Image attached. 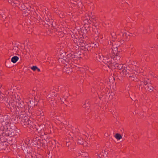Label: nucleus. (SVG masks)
<instances>
[{
    "instance_id": "obj_1",
    "label": "nucleus",
    "mask_w": 158,
    "mask_h": 158,
    "mask_svg": "<svg viewBox=\"0 0 158 158\" xmlns=\"http://www.w3.org/2000/svg\"><path fill=\"white\" fill-rule=\"evenodd\" d=\"M6 130L5 133L3 132L2 135H0V139H2V138L4 136L16 138L19 136L21 132L14 125L8 123L7 124H6Z\"/></svg>"
},
{
    "instance_id": "obj_2",
    "label": "nucleus",
    "mask_w": 158,
    "mask_h": 158,
    "mask_svg": "<svg viewBox=\"0 0 158 158\" xmlns=\"http://www.w3.org/2000/svg\"><path fill=\"white\" fill-rule=\"evenodd\" d=\"M25 111H24L21 112V115L20 117V123L24 128H26L27 127V124H31V121H33L34 119L33 118L27 116Z\"/></svg>"
},
{
    "instance_id": "obj_3",
    "label": "nucleus",
    "mask_w": 158,
    "mask_h": 158,
    "mask_svg": "<svg viewBox=\"0 0 158 158\" xmlns=\"http://www.w3.org/2000/svg\"><path fill=\"white\" fill-rule=\"evenodd\" d=\"M16 111H13L11 113V117L10 116V118L8 119V120H11L12 123L16 124L18 123H20V115H21V112H20L19 113V111L17 110Z\"/></svg>"
},
{
    "instance_id": "obj_4",
    "label": "nucleus",
    "mask_w": 158,
    "mask_h": 158,
    "mask_svg": "<svg viewBox=\"0 0 158 158\" xmlns=\"http://www.w3.org/2000/svg\"><path fill=\"white\" fill-rule=\"evenodd\" d=\"M81 19L84 21L85 20L86 21L87 23L89 24H90L91 23H93V25L96 24L97 21L95 16L92 15L91 16L90 15L86 14L85 16H82Z\"/></svg>"
},
{
    "instance_id": "obj_5",
    "label": "nucleus",
    "mask_w": 158,
    "mask_h": 158,
    "mask_svg": "<svg viewBox=\"0 0 158 158\" xmlns=\"http://www.w3.org/2000/svg\"><path fill=\"white\" fill-rule=\"evenodd\" d=\"M114 56L113 58V56H111L110 54L106 55L103 56L102 61L105 64H107L108 68L111 67V65L112 64V59L114 58Z\"/></svg>"
},
{
    "instance_id": "obj_6",
    "label": "nucleus",
    "mask_w": 158,
    "mask_h": 158,
    "mask_svg": "<svg viewBox=\"0 0 158 158\" xmlns=\"http://www.w3.org/2000/svg\"><path fill=\"white\" fill-rule=\"evenodd\" d=\"M39 139L38 137L35 136L30 137L28 139V143L31 146L36 147L39 144Z\"/></svg>"
},
{
    "instance_id": "obj_7",
    "label": "nucleus",
    "mask_w": 158,
    "mask_h": 158,
    "mask_svg": "<svg viewBox=\"0 0 158 158\" xmlns=\"http://www.w3.org/2000/svg\"><path fill=\"white\" fill-rule=\"evenodd\" d=\"M74 54V52L73 51L70 52H67L66 53V60L65 61L68 62V64L70 65L73 64V62L74 63V59H73V55Z\"/></svg>"
},
{
    "instance_id": "obj_8",
    "label": "nucleus",
    "mask_w": 158,
    "mask_h": 158,
    "mask_svg": "<svg viewBox=\"0 0 158 158\" xmlns=\"http://www.w3.org/2000/svg\"><path fill=\"white\" fill-rule=\"evenodd\" d=\"M97 24L93 25V27H92L91 32L92 36L96 37H98L100 33V29L98 28Z\"/></svg>"
},
{
    "instance_id": "obj_9",
    "label": "nucleus",
    "mask_w": 158,
    "mask_h": 158,
    "mask_svg": "<svg viewBox=\"0 0 158 158\" xmlns=\"http://www.w3.org/2000/svg\"><path fill=\"white\" fill-rule=\"evenodd\" d=\"M5 104L7 108H10V111L12 112L13 111H16V109L17 110L19 111V108H17V105L15 104L14 101L10 102L9 101V102H6L5 103Z\"/></svg>"
},
{
    "instance_id": "obj_10",
    "label": "nucleus",
    "mask_w": 158,
    "mask_h": 158,
    "mask_svg": "<svg viewBox=\"0 0 158 158\" xmlns=\"http://www.w3.org/2000/svg\"><path fill=\"white\" fill-rule=\"evenodd\" d=\"M44 125L41 124L40 126H38L35 127L36 131L35 132L38 133V136H43V134H44Z\"/></svg>"
},
{
    "instance_id": "obj_11",
    "label": "nucleus",
    "mask_w": 158,
    "mask_h": 158,
    "mask_svg": "<svg viewBox=\"0 0 158 158\" xmlns=\"http://www.w3.org/2000/svg\"><path fill=\"white\" fill-rule=\"evenodd\" d=\"M21 148L24 153H32L33 151L32 147L26 143L25 144H23V145H22Z\"/></svg>"
},
{
    "instance_id": "obj_12",
    "label": "nucleus",
    "mask_w": 158,
    "mask_h": 158,
    "mask_svg": "<svg viewBox=\"0 0 158 158\" xmlns=\"http://www.w3.org/2000/svg\"><path fill=\"white\" fill-rule=\"evenodd\" d=\"M42 139H39V144L38 147V148L40 149V148L42 147L43 148H44L46 145L47 143V140L45 139V138L44 137H41Z\"/></svg>"
},
{
    "instance_id": "obj_13",
    "label": "nucleus",
    "mask_w": 158,
    "mask_h": 158,
    "mask_svg": "<svg viewBox=\"0 0 158 158\" xmlns=\"http://www.w3.org/2000/svg\"><path fill=\"white\" fill-rule=\"evenodd\" d=\"M110 69H117V70H121V69H123V65L122 64H118L116 63L112 64L111 65V67H109Z\"/></svg>"
},
{
    "instance_id": "obj_14",
    "label": "nucleus",
    "mask_w": 158,
    "mask_h": 158,
    "mask_svg": "<svg viewBox=\"0 0 158 158\" xmlns=\"http://www.w3.org/2000/svg\"><path fill=\"white\" fill-rule=\"evenodd\" d=\"M120 46H118V47H116V48H114L115 49H116H116L117 50V52H116V51H115V52H114L113 50L112 49L113 53L114 54V56H116V58L119 59H120V58H121L122 56L121 54L120 53V52H122V50H120Z\"/></svg>"
},
{
    "instance_id": "obj_15",
    "label": "nucleus",
    "mask_w": 158,
    "mask_h": 158,
    "mask_svg": "<svg viewBox=\"0 0 158 158\" xmlns=\"http://www.w3.org/2000/svg\"><path fill=\"white\" fill-rule=\"evenodd\" d=\"M94 44V43L93 44H89L86 43L85 45L84 48H85V49H87V50H88V51H90L91 52H93L94 50V47H93Z\"/></svg>"
},
{
    "instance_id": "obj_16",
    "label": "nucleus",
    "mask_w": 158,
    "mask_h": 158,
    "mask_svg": "<svg viewBox=\"0 0 158 158\" xmlns=\"http://www.w3.org/2000/svg\"><path fill=\"white\" fill-rule=\"evenodd\" d=\"M8 98L4 94L1 93L0 94V102L5 103L8 102Z\"/></svg>"
},
{
    "instance_id": "obj_17",
    "label": "nucleus",
    "mask_w": 158,
    "mask_h": 158,
    "mask_svg": "<svg viewBox=\"0 0 158 158\" xmlns=\"http://www.w3.org/2000/svg\"><path fill=\"white\" fill-rule=\"evenodd\" d=\"M19 8L21 10L23 11L28 8H29L30 7L27 5V3H24L23 2L21 3L20 4H19V6H18Z\"/></svg>"
},
{
    "instance_id": "obj_18",
    "label": "nucleus",
    "mask_w": 158,
    "mask_h": 158,
    "mask_svg": "<svg viewBox=\"0 0 158 158\" xmlns=\"http://www.w3.org/2000/svg\"><path fill=\"white\" fill-rule=\"evenodd\" d=\"M62 71L63 72L65 73H66L70 74L73 72L72 68L70 67H67L64 66L63 68Z\"/></svg>"
},
{
    "instance_id": "obj_19",
    "label": "nucleus",
    "mask_w": 158,
    "mask_h": 158,
    "mask_svg": "<svg viewBox=\"0 0 158 158\" xmlns=\"http://www.w3.org/2000/svg\"><path fill=\"white\" fill-rule=\"evenodd\" d=\"M125 75L126 77H129V78L131 77L132 75H134V74L133 73V69H128L127 67L125 68Z\"/></svg>"
},
{
    "instance_id": "obj_20",
    "label": "nucleus",
    "mask_w": 158,
    "mask_h": 158,
    "mask_svg": "<svg viewBox=\"0 0 158 158\" xmlns=\"http://www.w3.org/2000/svg\"><path fill=\"white\" fill-rule=\"evenodd\" d=\"M46 22L44 20L41 19L40 20H37L36 23L35 24L39 27H45Z\"/></svg>"
},
{
    "instance_id": "obj_21",
    "label": "nucleus",
    "mask_w": 158,
    "mask_h": 158,
    "mask_svg": "<svg viewBox=\"0 0 158 158\" xmlns=\"http://www.w3.org/2000/svg\"><path fill=\"white\" fill-rule=\"evenodd\" d=\"M35 98L34 97V98H29L28 99V103L29 104L30 107L33 108L34 107L35 104Z\"/></svg>"
},
{
    "instance_id": "obj_22",
    "label": "nucleus",
    "mask_w": 158,
    "mask_h": 158,
    "mask_svg": "<svg viewBox=\"0 0 158 158\" xmlns=\"http://www.w3.org/2000/svg\"><path fill=\"white\" fill-rule=\"evenodd\" d=\"M82 107L87 108L88 110H89L90 107V103L89 100H86L82 105Z\"/></svg>"
},
{
    "instance_id": "obj_23",
    "label": "nucleus",
    "mask_w": 158,
    "mask_h": 158,
    "mask_svg": "<svg viewBox=\"0 0 158 158\" xmlns=\"http://www.w3.org/2000/svg\"><path fill=\"white\" fill-rule=\"evenodd\" d=\"M8 146V145L6 144L5 143L1 141L0 142V151L3 152L4 151L6 150Z\"/></svg>"
},
{
    "instance_id": "obj_24",
    "label": "nucleus",
    "mask_w": 158,
    "mask_h": 158,
    "mask_svg": "<svg viewBox=\"0 0 158 158\" xmlns=\"http://www.w3.org/2000/svg\"><path fill=\"white\" fill-rule=\"evenodd\" d=\"M144 88L146 89H147L150 92H152L153 91L154 92V90H156L153 86L152 85V84L150 83H149L147 85L144 87Z\"/></svg>"
},
{
    "instance_id": "obj_25",
    "label": "nucleus",
    "mask_w": 158,
    "mask_h": 158,
    "mask_svg": "<svg viewBox=\"0 0 158 158\" xmlns=\"http://www.w3.org/2000/svg\"><path fill=\"white\" fill-rule=\"evenodd\" d=\"M87 155L85 153L82 152V154L79 153L76 154V157L75 158H89Z\"/></svg>"
},
{
    "instance_id": "obj_26",
    "label": "nucleus",
    "mask_w": 158,
    "mask_h": 158,
    "mask_svg": "<svg viewBox=\"0 0 158 158\" xmlns=\"http://www.w3.org/2000/svg\"><path fill=\"white\" fill-rule=\"evenodd\" d=\"M89 23H85L84 24L83 27L84 28V29L87 33H88L89 32H91V30L92 27H91L89 25Z\"/></svg>"
},
{
    "instance_id": "obj_27",
    "label": "nucleus",
    "mask_w": 158,
    "mask_h": 158,
    "mask_svg": "<svg viewBox=\"0 0 158 158\" xmlns=\"http://www.w3.org/2000/svg\"><path fill=\"white\" fill-rule=\"evenodd\" d=\"M72 34H70L71 36H73L74 38H75L78 41H79L80 40V39L81 38V35L80 34L79 31H78L77 32L75 33V34H74L72 32Z\"/></svg>"
},
{
    "instance_id": "obj_28",
    "label": "nucleus",
    "mask_w": 158,
    "mask_h": 158,
    "mask_svg": "<svg viewBox=\"0 0 158 158\" xmlns=\"http://www.w3.org/2000/svg\"><path fill=\"white\" fill-rule=\"evenodd\" d=\"M152 29V27L151 26H148L144 28L143 32L144 33L149 34Z\"/></svg>"
},
{
    "instance_id": "obj_29",
    "label": "nucleus",
    "mask_w": 158,
    "mask_h": 158,
    "mask_svg": "<svg viewBox=\"0 0 158 158\" xmlns=\"http://www.w3.org/2000/svg\"><path fill=\"white\" fill-rule=\"evenodd\" d=\"M81 54L80 53L79 51H78L77 52L75 53L73 55V59H74V61L75 60H77V59H80V58H82Z\"/></svg>"
},
{
    "instance_id": "obj_30",
    "label": "nucleus",
    "mask_w": 158,
    "mask_h": 158,
    "mask_svg": "<svg viewBox=\"0 0 158 158\" xmlns=\"http://www.w3.org/2000/svg\"><path fill=\"white\" fill-rule=\"evenodd\" d=\"M48 20H46V22L45 23V27L48 29L49 31H51L50 27L52 25V23L49 19H48Z\"/></svg>"
},
{
    "instance_id": "obj_31",
    "label": "nucleus",
    "mask_w": 158,
    "mask_h": 158,
    "mask_svg": "<svg viewBox=\"0 0 158 158\" xmlns=\"http://www.w3.org/2000/svg\"><path fill=\"white\" fill-rule=\"evenodd\" d=\"M71 37L72 38V42L73 45V46L74 47H75L76 48L77 47H79V46L78 44V41L75 38H74L73 36H71Z\"/></svg>"
},
{
    "instance_id": "obj_32",
    "label": "nucleus",
    "mask_w": 158,
    "mask_h": 158,
    "mask_svg": "<svg viewBox=\"0 0 158 158\" xmlns=\"http://www.w3.org/2000/svg\"><path fill=\"white\" fill-rule=\"evenodd\" d=\"M116 38L117 39V41H119V40H120V39H125V35L123 33L121 32L119 34L116 36ZM114 39H115V37H114Z\"/></svg>"
},
{
    "instance_id": "obj_33",
    "label": "nucleus",
    "mask_w": 158,
    "mask_h": 158,
    "mask_svg": "<svg viewBox=\"0 0 158 158\" xmlns=\"http://www.w3.org/2000/svg\"><path fill=\"white\" fill-rule=\"evenodd\" d=\"M5 64L6 67L9 68L12 67L14 66L13 64H12V62L10 61L9 59L6 60L5 63Z\"/></svg>"
},
{
    "instance_id": "obj_34",
    "label": "nucleus",
    "mask_w": 158,
    "mask_h": 158,
    "mask_svg": "<svg viewBox=\"0 0 158 158\" xmlns=\"http://www.w3.org/2000/svg\"><path fill=\"white\" fill-rule=\"evenodd\" d=\"M131 77L129 78V80L131 81H133L138 82L140 81V80L139 78H137V77L136 76V75L135 74L134 75H132Z\"/></svg>"
},
{
    "instance_id": "obj_35",
    "label": "nucleus",
    "mask_w": 158,
    "mask_h": 158,
    "mask_svg": "<svg viewBox=\"0 0 158 158\" xmlns=\"http://www.w3.org/2000/svg\"><path fill=\"white\" fill-rule=\"evenodd\" d=\"M16 102L17 103H18V105H17V108H19V110H20L19 108L22 109L23 108V105L24 104V102L22 101H19V100L16 101Z\"/></svg>"
},
{
    "instance_id": "obj_36",
    "label": "nucleus",
    "mask_w": 158,
    "mask_h": 158,
    "mask_svg": "<svg viewBox=\"0 0 158 158\" xmlns=\"http://www.w3.org/2000/svg\"><path fill=\"white\" fill-rule=\"evenodd\" d=\"M31 9V7H30L29 8H27V9L25 10H23V14L25 16H27L28 15H29L30 13L31 12V10H30Z\"/></svg>"
},
{
    "instance_id": "obj_37",
    "label": "nucleus",
    "mask_w": 158,
    "mask_h": 158,
    "mask_svg": "<svg viewBox=\"0 0 158 158\" xmlns=\"http://www.w3.org/2000/svg\"><path fill=\"white\" fill-rule=\"evenodd\" d=\"M86 142L82 138H80L77 140V143L79 144L84 146L85 145H86Z\"/></svg>"
},
{
    "instance_id": "obj_38",
    "label": "nucleus",
    "mask_w": 158,
    "mask_h": 158,
    "mask_svg": "<svg viewBox=\"0 0 158 158\" xmlns=\"http://www.w3.org/2000/svg\"><path fill=\"white\" fill-rule=\"evenodd\" d=\"M35 14H34V15L35 17H34V21L35 22V23H36L37 20H40L42 19L40 17V15H38L36 13V12H35Z\"/></svg>"
},
{
    "instance_id": "obj_39",
    "label": "nucleus",
    "mask_w": 158,
    "mask_h": 158,
    "mask_svg": "<svg viewBox=\"0 0 158 158\" xmlns=\"http://www.w3.org/2000/svg\"><path fill=\"white\" fill-rule=\"evenodd\" d=\"M31 108V107H30L29 104L28 102H25V103H24L23 106V108L24 110H28V111H29L30 109Z\"/></svg>"
},
{
    "instance_id": "obj_40",
    "label": "nucleus",
    "mask_w": 158,
    "mask_h": 158,
    "mask_svg": "<svg viewBox=\"0 0 158 158\" xmlns=\"http://www.w3.org/2000/svg\"><path fill=\"white\" fill-rule=\"evenodd\" d=\"M50 144H51L50 146L51 148H55L56 144V140L55 139H53L51 141H50L49 142Z\"/></svg>"
},
{
    "instance_id": "obj_41",
    "label": "nucleus",
    "mask_w": 158,
    "mask_h": 158,
    "mask_svg": "<svg viewBox=\"0 0 158 158\" xmlns=\"http://www.w3.org/2000/svg\"><path fill=\"white\" fill-rule=\"evenodd\" d=\"M19 58L17 56H13L11 59V62H12V64L16 63L19 60Z\"/></svg>"
},
{
    "instance_id": "obj_42",
    "label": "nucleus",
    "mask_w": 158,
    "mask_h": 158,
    "mask_svg": "<svg viewBox=\"0 0 158 158\" xmlns=\"http://www.w3.org/2000/svg\"><path fill=\"white\" fill-rule=\"evenodd\" d=\"M25 157V158H33L34 157V155L32 156V153H24Z\"/></svg>"
},
{
    "instance_id": "obj_43",
    "label": "nucleus",
    "mask_w": 158,
    "mask_h": 158,
    "mask_svg": "<svg viewBox=\"0 0 158 158\" xmlns=\"http://www.w3.org/2000/svg\"><path fill=\"white\" fill-rule=\"evenodd\" d=\"M56 26L57 25L55 23V22H53L52 21V25H51L50 29L51 30V31L52 32V33L53 32V29L56 27Z\"/></svg>"
},
{
    "instance_id": "obj_44",
    "label": "nucleus",
    "mask_w": 158,
    "mask_h": 158,
    "mask_svg": "<svg viewBox=\"0 0 158 158\" xmlns=\"http://www.w3.org/2000/svg\"><path fill=\"white\" fill-rule=\"evenodd\" d=\"M55 34L60 36V37L64 36V33L62 31H57L56 32H55Z\"/></svg>"
},
{
    "instance_id": "obj_45",
    "label": "nucleus",
    "mask_w": 158,
    "mask_h": 158,
    "mask_svg": "<svg viewBox=\"0 0 158 158\" xmlns=\"http://www.w3.org/2000/svg\"><path fill=\"white\" fill-rule=\"evenodd\" d=\"M22 2H20L18 0H14L13 2V4H14V5H15V6H19V4H20Z\"/></svg>"
},
{
    "instance_id": "obj_46",
    "label": "nucleus",
    "mask_w": 158,
    "mask_h": 158,
    "mask_svg": "<svg viewBox=\"0 0 158 158\" xmlns=\"http://www.w3.org/2000/svg\"><path fill=\"white\" fill-rule=\"evenodd\" d=\"M125 68H123V69H122L121 70H122V71H120V70H119V72L118 73H119V74L122 77H125V76H124V73H125Z\"/></svg>"
},
{
    "instance_id": "obj_47",
    "label": "nucleus",
    "mask_w": 158,
    "mask_h": 158,
    "mask_svg": "<svg viewBox=\"0 0 158 158\" xmlns=\"http://www.w3.org/2000/svg\"><path fill=\"white\" fill-rule=\"evenodd\" d=\"M114 136L118 140H119L122 138V135L121 134L118 133H116Z\"/></svg>"
},
{
    "instance_id": "obj_48",
    "label": "nucleus",
    "mask_w": 158,
    "mask_h": 158,
    "mask_svg": "<svg viewBox=\"0 0 158 158\" xmlns=\"http://www.w3.org/2000/svg\"><path fill=\"white\" fill-rule=\"evenodd\" d=\"M125 39H120V40H119V41H118L119 43H118V45H119L118 46H120V45H124V40Z\"/></svg>"
},
{
    "instance_id": "obj_49",
    "label": "nucleus",
    "mask_w": 158,
    "mask_h": 158,
    "mask_svg": "<svg viewBox=\"0 0 158 158\" xmlns=\"http://www.w3.org/2000/svg\"><path fill=\"white\" fill-rule=\"evenodd\" d=\"M103 56H104V55H102L101 53H99L98 55L96 56L97 60H98V58L100 60H102L103 58Z\"/></svg>"
},
{
    "instance_id": "obj_50",
    "label": "nucleus",
    "mask_w": 158,
    "mask_h": 158,
    "mask_svg": "<svg viewBox=\"0 0 158 158\" xmlns=\"http://www.w3.org/2000/svg\"><path fill=\"white\" fill-rule=\"evenodd\" d=\"M79 52L80 53H81V56L82 57L84 56H85V54L86 53V52H85V50H84V49L81 48L79 50Z\"/></svg>"
},
{
    "instance_id": "obj_51",
    "label": "nucleus",
    "mask_w": 158,
    "mask_h": 158,
    "mask_svg": "<svg viewBox=\"0 0 158 158\" xmlns=\"http://www.w3.org/2000/svg\"><path fill=\"white\" fill-rule=\"evenodd\" d=\"M119 72V70H115L113 73V75L114 77H119V76L120 75L119 73L118 72Z\"/></svg>"
},
{
    "instance_id": "obj_52",
    "label": "nucleus",
    "mask_w": 158,
    "mask_h": 158,
    "mask_svg": "<svg viewBox=\"0 0 158 158\" xmlns=\"http://www.w3.org/2000/svg\"><path fill=\"white\" fill-rule=\"evenodd\" d=\"M119 72V70H115L113 73V75L114 77H119V76L120 75L119 73L118 72Z\"/></svg>"
},
{
    "instance_id": "obj_53",
    "label": "nucleus",
    "mask_w": 158,
    "mask_h": 158,
    "mask_svg": "<svg viewBox=\"0 0 158 158\" xmlns=\"http://www.w3.org/2000/svg\"><path fill=\"white\" fill-rule=\"evenodd\" d=\"M33 121L32 120L31 122V124H27V127H29V128L31 130H32V128L34 129L32 126V125L33 124Z\"/></svg>"
},
{
    "instance_id": "obj_54",
    "label": "nucleus",
    "mask_w": 158,
    "mask_h": 158,
    "mask_svg": "<svg viewBox=\"0 0 158 158\" xmlns=\"http://www.w3.org/2000/svg\"><path fill=\"white\" fill-rule=\"evenodd\" d=\"M140 81V83L141 84H142V85L143 84V85H144L145 86L146 85H147L149 83L146 80H144V81Z\"/></svg>"
},
{
    "instance_id": "obj_55",
    "label": "nucleus",
    "mask_w": 158,
    "mask_h": 158,
    "mask_svg": "<svg viewBox=\"0 0 158 158\" xmlns=\"http://www.w3.org/2000/svg\"><path fill=\"white\" fill-rule=\"evenodd\" d=\"M33 158H43V157L41 155L37 154L36 155H34Z\"/></svg>"
},
{
    "instance_id": "obj_56",
    "label": "nucleus",
    "mask_w": 158,
    "mask_h": 158,
    "mask_svg": "<svg viewBox=\"0 0 158 158\" xmlns=\"http://www.w3.org/2000/svg\"><path fill=\"white\" fill-rule=\"evenodd\" d=\"M80 40L79 41H78V42H79L80 43H81V45L83 44H84L85 45V43H86V41L84 40L82 38V37H81V38L80 39Z\"/></svg>"
},
{
    "instance_id": "obj_57",
    "label": "nucleus",
    "mask_w": 158,
    "mask_h": 158,
    "mask_svg": "<svg viewBox=\"0 0 158 158\" xmlns=\"http://www.w3.org/2000/svg\"><path fill=\"white\" fill-rule=\"evenodd\" d=\"M124 34L125 35V38L126 37H128V36H131L132 34L127 32H125Z\"/></svg>"
},
{
    "instance_id": "obj_58",
    "label": "nucleus",
    "mask_w": 158,
    "mask_h": 158,
    "mask_svg": "<svg viewBox=\"0 0 158 158\" xmlns=\"http://www.w3.org/2000/svg\"><path fill=\"white\" fill-rule=\"evenodd\" d=\"M56 147L55 148H58L59 147H61V145L56 140V144L55 145Z\"/></svg>"
},
{
    "instance_id": "obj_59",
    "label": "nucleus",
    "mask_w": 158,
    "mask_h": 158,
    "mask_svg": "<svg viewBox=\"0 0 158 158\" xmlns=\"http://www.w3.org/2000/svg\"><path fill=\"white\" fill-rule=\"evenodd\" d=\"M1 13V12H0ZM2 14L0 13V16H1L3 19H5L6 18V17L5 15L3 12H2Z\"/></svg>"
},
{
    "instance_id": "obj_60",
    "label": "nucleus",
    "mask_w": 158,
    "mask_h": 158,
    "mask_svg": "<svg viewBox=\"0 0 158 158\" xmlns=\"http://www.w3.org/2000/svg\"><path fill=\"white\" fill-rule=\"evenodd\" d=\"M53 31H54V33H55V32H56L57 31H59V29H60V28L59 27H55L54 28H53Z\"/></svg>"
},
{
    "instance_id": "obj_61",
    "label": "nucleus",
    "mask_w": 158,
    "mask_h": 158,
    "mask_svg": "<svg viewBox=\"0 0 158 158\" xmlns=\"http://www.w3.org/2000/svg\"><path fill=\"white\" fill-rule=\"evenodd\" d=\"M31 68L33 71H35L36 70V69L37 68V67L36 66H33Z\"/></svg>"
},
{
    "instance_id": "obj_62",
    "label": "nucleus",
    "mask_w": 158,
    "mask_h": 158,
    "mask_svg": "<svg viewBox=\"0 0 158 158\" xmlns=\"http://www.w3.org/2000/svg\"><path fill=\"white\" fill-rule=\"evenodd\" d=\"M144 87V86L143 85H142V84H140L139 85V90H142L143 88V87Z\"/></svg>"
},
{
    "instance_id": "obj_63",
    "label": "nucleus",
    "mask_w": 158,
    "mask_h": 158,
    "mask_svg": "<svg viewBox=\"0 0 158 158\" xmlns=\"http://www.w3.org/2000/svg\"><path fill=\"white\" fill-rule=\"evenodd\" d=\"M19 49V48H18V46H16V47H13V48L12 49V50L15 51H16L17 52L18 51Z\"/></svg>"
},
{
    "instance_id": "obj_64",
    "label": "nucleus",
    "mask_w": 158,
    "mask_h": 158,
    "mask_svg": "<svg viewBox=\"0 0 158 158\" xmlns=\"http://www.w3.org/2000/svg\"><path fill=\"white\" fill-rule=\"evenodd\" d=\"M72 143L70 141L67 142H66V146L67 147H69L71 145Z\"/></svg>"
}]
</instances>
